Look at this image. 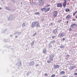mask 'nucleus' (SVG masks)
<instances>
[{"mask_svg": "<svg viewBox=\"0 0 77 77\" xmlns=\"http://www.w3.org/2000/svg\"><path fill=\"white\" fill-rule=\"evenodd\" d=\"M35 26H36V27H40V25L39 24L38 22L35 21L32 23L31 27H34Z\"/></svg>", "mask_w": 77, "mask_h": 77, "instance_id": "f257e3e1", "label": "nucleus"}, {"mask_svg": "<svg viewBox=\"0 0 77 77\" xmlns=\"http://www.w3.org/2000/svg\"><path fill=\"white\" fill-rule=\"evenodd\" d=\"M54 57V55L53 54H51L49 55V60L47 61V63H51V61L53 60V57Z\"/></svg>", "mask_w": 77, "mask_h": 77, "instance_id": "f03ea898", "label": "nucleus"}, {"mask_svg": "<svg viewBox=\"0 0 77 77\" xmlns=\"http://www.w3.org/2000/svg\"><path fill=\"white\" fill-rule=\"evenodd\" d=\"M58 14V12L57 11H55L53 13V16L54 18L56 17L57 15V14Z\"/></svg>", "mask_w": 77, "mask_h": 77, "instance_id": "7ed1b4c3", "label": "nucleus"}, {"mask_svg": "<svg viewBox=\"0 0 77 77\" xmlns=\"http://www.w3.org/2000/svg\"><path fill=\"white\" fill-rule=\"evenodd\" d=\"M77 24H72L71 26L70 27L71 28H75L77 27Z\"/></svg>", "mask_w": 77, "mask_h": 77, "instance_id": "20e7f679", "label": "nucleus"}, {"mask_svg": "<svg viewBox=\"0 0 77 77\" xmlns=\"http://www.w3.org/2000/svg\"><path fill=\"white\" fill-rule=\"evenodd\" d=\"M57 7H58V8H59V7L62 8V3H58L57 5Z\"/></svg>", "mask_w": 77, "mask_h": 77, "instance_id": "39448f33", "label": "nucleus"}, {"mask_svg": "<svg viewBox=\"0 0 77 77\" xmlns=\"http://www.w3.org/2000/svg\"><path fill=\"white\" fill-rule=\"evenodd\" d=\"M39 2H41L40 5H43L44 3V1H42V0H39Z\"/></svg>", "mask_w": 77, "mask_h": 77, "instance_id": "423d86ee", "label": "nucleus"}, {"mask_svg": "<svg viewBox=\"0 0 77 77\" xmlns=\"http://www.w3.org/2000/svg\"><path fill=\"white\" fill-rule=\"evenodd\" d=\"M64 1H65L64 2L63 4V7H65L66 5V0H64Z\"/></svg>", "mask_w": 77, "mask_h": 77, "instance_id": "0eeeda50", "label": "nucleus"}, {"mask_svg": "<svg viewBox=\"0 0 77 77\" xmlns=\"http://www.w3.org/2000/svg\"><path fill=\"white\" fill-rule=\"evenodd\" d=\"M59 66L58 65H54V68H59Z\"/></svg>", "mask_w": 77, "mask_h": 77, "instance_id": "6e6552de", "label": "nucleus"}, {"mask_svg": "<svg viewBox=\"0 0 77 77\" xmlns=\"http://www.w3.org/2000/svg\"><path fill=\"white\" fill-rule=\"evenodd\" d=\"M46 10V8H42L41 9V11H45Z\"/></svg>", "mask_w": 77, "mask_h": 77, "instance_id": "1a4fd4ad", "label": "nucleus"}, {"mask_svg": "<svg viewBox=\"0 0 77 77\" xmlns=\"http://www.w3.org/2000/svg\"><path fill=\"white\" fill-rule=\"evenodd\" d=\"M60 35H59L60 37H61L64 36V34H63V33H61Z\"/></svg>", "mask_w": 77, "mask_h": 77, "instance_id": "9d476101", "label": "nucleus"}, {"mask_svg": "<svg viewBox=\"0 0 77 77\" xmlns=\"http://www.w3.org/2000/svg\"><path fill=\"white\" fill-rule=\"evenodd\" d=\"M64 73H65V72H64V71H62L60 72V75H62L63 74H64Z\"/></svg>", "mask_w": 77, "mask_h": 77, "instance_id": "9b49d317", "label": "nucleus"}, {"mask_svg": "<svg viewBox=\"0 0 77 77\" xmlns=\"http://www.w3.org/2000/svg\"><path fill=\"white\" fill-rule=\"evenodd\" d=\"M50 9V8H47L46 10L45 11V12H48V11H49Z\"/></svg>", "mask_w": 77, "mask_h": 77, "instance_id": "f8f14e48", "label": "nucleus"}, {"mask_svg": "<svg viewBox=\"0 0 77 77\" xmlns=\"http://www.w3.org/2000/svg\"><path fill=\"white\" fill-rule=\"evenodd\" d=\"M47 52V50L46 49H44L43 50V53H46Z\"/></svg>", "mask_w": 77, "mask_h": 77, "instance_id": "ddd939ff", "label": "nucleus"}, {"mask_svg": "<svg viewBox=\"0 0 77 77\" xmlns=\"http://www.w3.org/2000/svg\"><path fill=\"white\" fill-rule=\"evenodd\" d=\"M69 11H70V10L69 8H67L65 10L66 12H69Z\"/></svg>", "mask_w": 77, "mask_h": 77, "instance_id": "4468645a", "label": "nucleus"}, {"mask_svg": "<svg viewBox=\"0 0 77 77\" xmlns=\"http://www.w3.org/2000/svg\"><path fill=\"white\" fill-rule=\"evenodd\" d=\"M70 18V15H68L66 17L67 19H68Z\"/></svg>", "mask_w": 77, "mask_h": 77, "instance_id": "2eb2a0df", "label": "nucleus"}, {"mask_svg": "<svg viewBox=\"0 0 77 77\" xmlns=\"http://www.w3.org/2000/svg\"><path fill=\"white\" fill-rule=\"evenodd\" d=\"M57 29H55L53 31V32L54 33H56L57 32Z\"/></svg>", "mask_w": 77, "mask_h": 77, "instance_id": "dca6fc26", "label": "nucleus"}, {"mask_svg": "<svg viewBox=\"0 0 77 77\" xmlns=\"http://www.w3.org/2000/svg\"><path fill=\"white\" fill-rule=\"evenodd\" d=\"M35 43V41H33L32 42L31 44V45L32 46H33V44Z\"/></svg>", "mask_w": 77, "mask_h": 77, "instance_id": "f3484780", "label": "nucleus"}, {"mask_svg": "<svg viewBox=\"0 0 77 77\" xmlns=\"http://www.w3.org/2000/svg\"><path fill=\"white\" fill-rule=\"evenodd\" d=\"M54 43H55V40H53L51 42V44H54Z\"/></svg>", "mask_w": 77, "mask_h": 77, "instance_id": "a211bd4d", "label": "nucleus"}, {"mask_svg": "<svg viewBox=\"0 0 77 77\" xmlns=\"http://www.w3.org/2000/svg\"><path fill=\"white\" fill-rule=\"evenodd\" d=\"M56 37V36L55 35H53L52 36V39H54Z\"/></svg>", "mask_w": 77, "mask_h": 77, "instance_id": "6ab92c4d", "label": "nucleus"}, {"mask_svg": "<svg viewBox=\"0 0 77 77\" xmlns=\"http://www.w3.org/2000/svg\"><path fill=\"white\" fill-rule=\"evenodd\" d=\"M35 15H39V13L38 12H36L35 13Z\"/></svg>", "mask_w": 77, "mask_h": 77, "instance_id": "aec40b11", "label": "nucleus"}, {"mask_svg": "<svg viewBox=\"0 0 77 77\" xmlns=\"http://www.w3.org/2000/svg\"><path fill=\"white\" fill-rule=\"evenodd\" d=\"M60 48H63V45H61L60 46Z\"/></svg>", "mask_w": 77, "mask_h": 77, "instance_id": "412c9836", "label": "nucleus"}, {"mask_svg": "<svg viewBox=\"0 0 77 77\" xmlns=\"http://www.w3.org/2000/svg\"><path fill=\"white\" fill-rule=\"evenodd\" d=\"M56 76V75L55 74H52L51 75V77H54Z\"/></svg>", "mask_w": 77, "mask_h": 77, "instance_id": "4be33fe9", "label": "nucleus"}, {"mask_svg": "<svg viewBox=\"0 0 77 77\" xmlns=\"http://www.w3.org/2000/svg\"><path fill=\"white\" fill-rule=\"evenodd\" d=\"M25 23H23V24H22V26L23 27H24V26H25Z\"/></svg>", "mask_w": 77, "mask_h": 77, "instance_id": "5701e85b", "label": "nucleus"}, {"mask_svg": "<svg viewBox=\"0 0 77 77\" xmlns=\"http://www.w3.org/2000/svg\"><path fill=\"white\" fill-rule=\"evenodd\" d=\"M36 33H35L34 34H33V36H36Z\"/></svg>", "mask_w": 77, "mask_h": 77, "instance_id": "b1692460", "label": "nucleus"}, {"mask_svg": "<svg viewBox=\"0 0 77 77\" xmlns=\"http://www.w3.org/2000/svg\"><path fill=\"white\" fill-rule=\"evenodd\" d=\"M45 76H48V74L47 73H45L44 75Z\"/></svg>", "mask_w": 77, "mask_h": 77, "instance_id": "393cba45", "label": "nucleus"}, {"mask_svg": "<svg viewBox=\"0 0 77 77\" xmlns=\"http://www.w3.org/2000/svg\"><path fill=\"white\" fill-rule=\"evenodd\" d=\"M69 31H71V30H72V28H69Z\"/></svg>", "mask_w": 77, "mask_h": 77, "instance_id": "a878e982", "label": "nucleus"}, {"mask_svg": "<svg viewBox=\"0 0 77 77\" xmlns=\"http://www.w3.org/2000/svg\"><path fill=\"white\" fill-rule=\"evenodd\" d=\"M66 39V38H63V41H65Z\"/></svg>", "mask_w": 77, "mask_h": 77, "instance_id": "bb28decb", "label": "nucleus"}, {"mask_svg": "<svg viewBox=\"0 0 77 77\" xmlns=\"http://www.w3.org/2000/svg\"><path fill=\"white\" fill-rule=\"evenodd\" d=\"M76 13L75 12L73 14V16H75V14H76Z\"/></svg>", "mask_w": 77, "mask_h": 77, "instance_id": "cd10ccee", "label": "nucleus"}, {"mask_svg": "<svg viewBox=\"0 0 77 77\" xmlns=\"http://www.w3.org/2000/svg\"><path fill=\"white\" fill-rule=\"evenodd\" d=\"M73 21H75V19H73Z\"/></svg>", "mask_w": 77, "mask_h": 77, "instance_id": "c85d7f7f", "label": "nucleus"}, {"mask_svg": "<svg viewBox=\"0 0 77 77\" xmlns=\"http://www.w3.org/2000/svg\"><path fill=\"white\" fill-rule=\"evenodd\" d=\"M50 7V5H48L47 6V7Z\"/></svg>", "mask_w": 77, "mask_h": 77, "instance_id": "c756f323", "label": "nucleus"}, {"mask_svg": "<svg viewBox=\"0 0 77 77\" xmlns=\"http://www.w3.org/2000/svg\"><path fill=\"white\" fill-rule=\"evenodd\" d=\"M39 66V64H36L35 66Z\"/></svg>", "mask_w": 77, "mask_h": 77, "instance_id": "7c9ffc66", "label": "nucleus"}, {"mask_svg": "<svg viewBox=\"0 0 77 77\" xmlns=\"http://www.w3.org/2000/svg\"><path fill=\"white\" fill-rule=\"evenodd\" d=\"M74 74H75V75H77V73H74Z\"/></svg>", "mask_w": 77, "mask_h": 77, "instance_id": "2f4dec72", "label": "nucleus"}, {"mask_svg": "<svg viewBox=\"0 0 77 77\" xmlns=\"http://www.w3.org/2000/svg\"><path fill=\"white\" fill-rule=\"evenodd\" d=\"M67 56H68V57H69V55H68V54H67L66 55Z\"/></svg>", "mask_w": 77, "mask_h": 77, "instance_id": "473e14b6", "label": "nucleus"}, {"mask_svg": "<svg viewBox=\"0 0 77 77\" xmlns=\"http://www.w3.org/2000/svg\"><path fill=\"white\" fill-rule=\"evenodd\" d=\"M62 77H67L66 76H63Z\"/></svg>", "mask_w": 77, "mask_h": 77, "instance_id": "72a5a7b5", "label": "nucleus"}, {"mask_svg": "<svg viewBox=\"0 0 77 77\" xmlns=\"http://www.w3.org/2000/svg\"><path fill=\"white\" fill-rule=\"evenodd\" d=\"M15 38H18V36H16Z\"/></svg>", "mask_w": 77, "mask_h": 77, "instance_id": "f704fd0d", "label": "nucleus"}, {"mask_svg": "<svg viewBox=\"0 0 77 77\" xmlns=\"http://www.w3.org/2000/svg\"><path fill=\"white\" fill-rule=\"evenodd\" d=\"M2 9V8H0V10H1Z\"/></svg>", "mask_w": 77, "mask_h": 77, "instance_id": "c9c22d12", "label": "nucleus"}, {"mask_svg": "<svg viewBox=\"0 0 77 77\" xmlns=\"http://www.w3.org/2000/svg\"><path fill=\"white\" fill-rule=\"evenodd\" d=\"M75 12L76 13H76H77V11H76Z\"/></svg>", "mask_w": 77, "mask_h": 77, "instance_id": "e433bc0d", "label": "nucleus"}, {"mask_svg": "<svg viewBox=\"0 0 77 77\" xmlns=\"http://www.w3.org/2000/svg\"><path fill=\"white\" fill-rule=\"evenodd\" d=\"M67 23H68V21H67Z\"/></svg>", "mask_w": 77, "mask_h": 77, "instance_id": "4c0bfd02", "label": "nucleus"}, {"mask_svg": "<svg viewBox=\"0 0 77 77\" xmlns=\"http://www.w3.org/2000/svg\"><path fill=\"white\" fill-rule=\"evenodd\" d=\"M51 25H52V24H53V23H51Z\"/></svg>", "mask_w": 77, "mask_h": 77, "instance_id": "58836bf2", "label": "nucleus"}, {"mask_svg": "<svg viewBox=\"0 0 77 77\" xmlns=\"http://www.w3.org/2000/svg\"><path fill=\"white\" fill-rule=\"evenodd\" d=\"M75 77H76V76H75Z\"/></svg>", "mask_w": 77, "mask_h": 77, "instance_id": "ea45409f", "label": "nucleus"}]
</instances>
